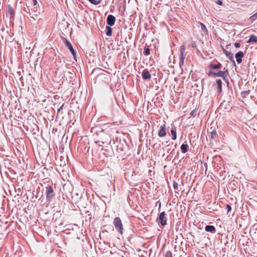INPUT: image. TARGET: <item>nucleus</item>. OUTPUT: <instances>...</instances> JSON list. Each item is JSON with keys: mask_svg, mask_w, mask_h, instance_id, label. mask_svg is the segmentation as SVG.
Segmentation results:
<instances>
[{"mask_svg": "<svg viewBox=\"0 0 257 257\" xmlns=\"http://www.w3.org/2000/svg\"><path fill=\"white\" fill-rule=\"evenodd\" d=\"M208 76L220 77H222L223 80L226 82L227 84H229L228 76L229 75V71L227 69L224 68L223 70H220L218 72H214L212 70H210L207 73Z\"/></svg>", "mask_w": 257, "mask_h": 257, "instance_id": "obj_1", "label": "nucleus"}, {"mask_svg": "<svg viewBox=\"0 0 257 257\" xmlns=\"http://www.w3.org/2000/svg\"><path fill=\"white\" fill-rule=\"evenodd\" d=\"M46 200L47 202H51L52 198L55 196V193L53 187L48 185L46 187Z\"/></svg>", "mask_w": 257, "mask_h": 257, "instance_id": "obj_2", "label": "nucleus"}, {"mask_svg": "<svg viewBox=\"0 0 257 257\" xmlns=\"http://www.w3.org/2000/svg\"><path fill=\"white\" fill-rule=\"evenodd\" d=\"M113 224L114 225L115 229L120 234L123 233V226L121 220L119 217H115L113 221Z\"/></svg>", "mask_w": 257, "mask_h": 257, "instance_id": "obj_3", "label": "nucleus"}, {"mask_svg": "<svg viewBox=\"0 0 257 257\" xmlns=\"http://www.w3.org/2000/svg\"><path fill=\"white\" fill-rule=\"evenodd\" d=\"M63 42L65 45V46L70 51L71 54L73 55L74 58L75 59L76 56V52L74 50V49L71 43L69 42V41L66 39V38H63Z\"/></svg>", "mask_w": 257, "mask_h": 257, "instance_id": "obj_4", "label": "nucleus"}, {"mask_svg": "<svg viewBox=\"0 0 257 257\" xmlns=\"http://www.w3.org/2000/svg\"><path fill=\"white\" fill-rule=\"evenodd\" d=\"M159 220L158 223L162 226H165L167 224V217H166V213L165 211H163L159 215V217L157 219Z\"/></svg>", "mask_w": 257, "mask_h": 257, "instance_id": "obj_5", "label": "nucleus"}, {"mask_svg": "<svg viewBox=\"0 0 257 257\" xmlns=\"http://www.w3.org/2000/svg\"><path fill=\"white\" fill-rule=\"evenodd\" d=\"M27 9L29 11L30 15H32V16H31V18H33L34 20H36L38 18L39 15L40 14V12L38 11L37 7H35L33 8H32L31 13L30 12L29 8H28Z\"/></svg>", "mask_w": 257, "mask_h": 257, "instance_id": "obj_6", "label": "nucleus"}, {"mask_svg": "<svg viewBox=\"0 0 257 257\" xmlns=\"http://www.w3.org/2000/svg\"><path fill=\"white\" fill-rule=\"evenodd\" d=\"M167 135V131L166 128V125L164 123L163 125H161L159 127L158 131V136L161 138L164 137Z\"/></svg>", "mask_w": 257, "mask_h": 257, "instance_id": "obj_7", "label": "nucleus"}, {"mask_svg": "<svg viewBox=\"0 0 257 257\" xmlns=\"http://www.w3.org/2000/svg\"><path fill=\"white\" fill-rule=\"evenodd\" d=\"M116 21L115 17L112 15H108L106 18L107 25L113 26Z\"/></svg>", "mask_w": 257, "mask_h": 257, "instance_id": "obj_8", "label": "nucleus"}, {"mask_svg": "<svg viewBox=\"0 0 257 257\" xmlns=\"http://www.w3.org/2000/svg\"><path fill=\"white\" fill-rule=\"evenodd\" d=\"M142 78L144 80H150L151 78V75L147 69L143 70L142 73Z\"/></svg>", "mask_w": 257, "mask_h": 257, "instance_id": "obj_9", "label": "nucleus"}, {"mask_svg": "<svg viewBox=\"0 0 257 257\" xmlns=\"http://www.w3.org/2000/svg\"><path fill=\"white\" fill-rule=\"evenodd\" d=\"M222 51H223V53L225 54L226 57H227L228 59H229L230 61H231L232 63H233L234 65H235V62L233 59V54L231 53V52L227 51L226 49H225L224 48H223Z\"/></svg>", "mask_w": 257, "mask_h": 257, "instance_id": "obj_10", "label": "nucleus"}, {"mask_svg": "<svg viewBox=\"0 0 257 257\" xmlns=\"http://www.w3.org/2000/svg\"><path fill=\"white\" fill-rule=\"evenodd\" d=\"M185 52V48L184 46H182L180 47V65L181 64L183 65L184 62L185 57L184 56V54Z\"/></svg>", "mask_w": 257, "mask_h": 257, "instance_id": "obj_11", "label": "nucleus"}, {"mask_svg": "<svg viewBox=\"0 0 257 257\" xmlns=\"http://www.w3.org/2000/svg\"><path fill=\"white\" fill-rule=\"evenodd\" d=\"M244 57V53L242 51H239L235 54V57L238 64L242 62V58Z\"/></svg>", "mask_w": 257, "mask_h": 257, "instance_id": "obj_12", "label": "nucleus"}, {"mask_svg": "<svg viewBox=\"0 0 257 257\" xmlns=\"http://www.w3.org/2000/svg\"><path fill=\"white\" fill-rule=\"evenodd\" d=\"M205 230L206 232L214 234L216 232V228L213 225H207L205 227Z\"/></svg>", "mask_w": 257, "mask_h": 257, "instance_id": "obj_13", "label": "nucleus"}, {"mask_svg": "<svg viewBox=\"0 0 257 257\" xmlns=\"http://www.w3.org/2000/svg\"><path fill=\"white\" fill-rule=\"evenodd\" d=\"M247 43L253 44L257 43V36L252 34L249 36L248 40L247 41Z\"/></svg>", "mask_w": 257, "mask_h": 257, "instance_id": "obj_14", "label": "nucleus"}, {"mask_svg": "<svg viewBox=\"0 0 257 257\" xmlns=\"http://www.w3.org/2000/svg\"><path fill=\"white\" fill-rule=\"evenodd\" d=\"M216 83L217 85V92L220 93L222 92V81L220 79H217Z\"/></svg>", "mask_w": 257, "mask_h": 257, "instance_id": "obj_15", "label": "nucleus"}, {"mask_svg": "<svg viewBox=\"0 0 257 257\" xmlns=\"http://www.w3.org/2000/svg\"><path fill=\"white\" fill-rule=\"evenodd\" d=\"M171 133L172 134V139L175 140L177 139V132L176 127L175 126H173L171 129Z\"/></svg>", "mask_w": 257, "mask_h": 257, "instance_id": "obj_16", "label": "nucleus"}, {"mask_svg": "<svg viewBox=\"0 0 257 257\" xmlns=\"http://www.w3.org/2000/svg\"><path fill=\"white\" fill-rule=\"evenodd\" d=\"M209 67L212 69H218L221 68L222 64L220 62H218L217 64L211 63Z\"/></svg>", "mask_w": 257, "mask_h": 257, "instance_id": "obj_17", "label": "nucleus"}, {"mask_svg": "<svg viewBox=\"0 0 257 257\" xmlns=\"http://www.w3.org/2000/svg\"><path fill=\"white\" fill-rule=\"evenodd\" d=\"M111 26L107 25L105 27V34L107 36H111L112 35V29Z\"/></svg>", "mask_w": 257, "mask_h": 257, "instance_id": "obj_18", "label": "nucleus"}, {"mask_svg": "<svg viewBox=\"0 0 257 257\" xmlns=\"http://www.w3.org/2000/svg\"><path fill=\"white\" fill-rule=\"evenodd\" d=\"M188 146L187 144H183L180 147L182 153H186L188 151Z\"/></svg>", "mask_w": 257, "mask_h": 257, "instance_id": "obj_19", "label": "nucleus"}, {"mask_svg": "<svg viewBox=\"0 0 257 257\" xmlns=\"http://www.w3.org/2000/svg\"><path fill=\"white\" fill-rule=\"evenodd\" d=\"M119 10L121 9L122 11H124L126 8V0H123L122 2L119 4Z\"/></svg>", "mask_w": 257, "mask_h": 257, "instance_id": "obj_20", "label": "nucleus"}, {"mask_svg": "<svg viewBox=\"0 0 257 257\" xmlns=\"http://www.w3.org/2000/svg\"><path fill=\"white\" fill-rule=\"evenodd\" d=\"M210 135L209 136L210 139H213L216 138L218 136V135L216 133V132L215 131V130H212V131L210 132Z\"/></svg>", "mask_w": 257, "mask_h": 257, "instance_id": "obj_21", "label": "nucleus"}, {"mask_svg": "<svg viewBox=\"0 0 257 257\" xmlns=\"http://www.w3.org/2000/svg\"><path fill=\"white\" fill-rule=\"evenodd\" d=\"M143 54L145 56H148L150 54V49L148 46H145L144 49Z\"/></svg>", "mask_w": 257, "mask_h": 257, "instance_id": "obj_22", "label": "nucleus"}, {"mask_svg": "<svg viewBox=\"0 0 257 257\" xmlns=\"http://www.w3.org/2000/svg\"><path fill=\"white\" fill-rule=\"evenodd\" d=\"M8 12L11 16H14L15 15V11L12 6L10 5L8 6Z\"/></svg>", "mask_w": 257, "mask_h": 257, "instance_id": "obj_23", "label": "nucleus"}, {"mask_svg": "<svg viewBox=\"0 0 257 257\" xmlns=\"http://www.w3.org/2000/svg\"><path fill=\"white\" fill-rule=\"evenodd\" d=\"M250 91L249 90H245V91H243L241 94L242 95V97H246L248 94H249Z\"/></svg>", "mask_w": 257, "mask_h": 257, "instance_id": "obj_24", "label": "nucleus"}, {"mask_svg": "<svg viewBox=\"0 0 257 257\" xmlns=\"http://www.w3.org/2000/svg\"><path fill=\"white\" fill-rule=\"evenodd\" d=\"M161 147V145L160 144H154L153 146V147L155 150H159Z\"/></svg>", "mask_w": 257, "mask_h": 257, "instance_id": "obj_25", "label": "nucleus"}, {"mask_svg": "<svg viewBox=\"0 0 257 257\" xmlns=\"http://www.w3.org/2000/svg\"><path fill=\"white\" fill-rule=\"evenodd\" d=\"M200 24H201V27L202 30L203 32L207 33L208 32V31H207V29L206 27L205 26V25L204 24L202 23H201Z\"/></svg>", "mask_w": 257, "mask_h": 257, "instance_id": "obj_26", "label": "nucleus"}, {"mask_svg": "<svg viewBox=\"0 0 257 257\" xmlns=\"http://www.w3.org/2000/svg\"><path fill=\"white\" fill-rule=\"evenodd\" d=\"M257 19V12L251 16L249 19L251 21H254Z\"/></svg>", "mask_w": 257, "mask_h": 257, "instance_id": "obj_27", "label": "nucleus"}, {"mask_svg": "<svg viewBox=\"0 0 257 257\" xmlns=\"http://www.w3.org/2000/svg\"><path fill=\"white\" fill-rule=\"evenodd\" d=\"M165 257H173L172 252L170 251H167L165 254Z\"/></svg>", "mask_w": 257, "mask_h": 257, "instance_id": "obj_28", "label": "nucleus"}, {"mask_svg": "<svg viewBox=\"0 0 257 257\" xmlns=\"http://www.w3.org/2000/svg\"><path fill=\"white\" fill-rule=\"evenodd\" d=\"M173 186L174 189L175 190H177L178 189V184L176 182L174 181H173Z\"/></svg>", "mask_w": 257, "mask_h": 257, "instance_id": "obj_29", "label": "nucleus"}, {"mask_svg": "<svg viewBox=\"0 0 257 257\" xmlns=\"http://www.w3.org/2000/svg\"><path fill=\"white\" fill-rule=\"evenodd\" d=\"M100 3V1H96V0H92L91 3L94 5H97L99 4Z\"/></svg>", "mask_w": 257, "mask_h": 257, "instance_id": "obj_30", "label": "nucleus"}, {"mask_svg": "<svg viewBox=\"0 0 257 257\" xmlns=\"http://www.w3.org/2000/svg\"><path fill=\"white\" fill-rule=\"evenodd\" d=\"M226 209L227 213H228L231 210V206L229 204H227L226 205Z\"/></svg>", "mask_w": 257, "mask_h": 257, "instance_id": "obj_31", "label": "nucleus"}, {"mask_svg": "<svg viewBox=\"0 0 257 257\" xmlns=\"http://www.w3.org/2000/svg\"><path fill=\"white\" fill-rule=\"evenodd\" d=\"M190 115L193 116V117H195L196 115V111L195 110V109L192 110L191 113H190Z\"/></svg>", "mask_w": 257, "mask_h": 257, "instance_id": "obj_32", "label": "nucleus"}, {"mask_svg": "<svg viewBox=\"0 0 257 257\" xmlns=\"http://www.w3.org/2000/svg\"><path fill=\"white\" fill-rule=\"evenodd\" d=\"M96 144H98L99 146H102L104 143L102 141H97L95 142Z\"/></svg>", "mask_w": 257, "mask_h": 257, "instance_id": "obj_33", "label": "nucleus"}, {"mask_svg": "<svg viewBox=\"0 0 257 257\" xmlns=\"http://www.w3.org/2000/svg\"><path fill=\"white\" fill-rule=\"evenodd\" d=\"M234 46L235 48H239L240 47V44L239 42H235L234 44Z\"/></svg>", "mask_w": 257, "mask_h": 257, "instance_id": "obj_34", "label": "nucleus"}, {"mask_svg": "<svg viewBox=\"0 0 257 257\" xmlns=\"http://www.w3.org/2000/svg\"><path fill=\"white\" fill-rule=\"evenodd\" d=\"M215 3L218 5H220V6H221L222 5V2L221 1V0H217Z\"/></svg>", "mask_w": 257, "mask_h": 257, "instance_id": "obj_35", "label": "nucleus"}, {"mask_svg": "<svg viewBox=\"0 0 257 257\" xmlns=\"http://www.w3.org/2000/svg\"><path fill=\"white\" fill-rule=\"evenodd\" d=\"M33 2V5L34 6H36L37 4V0H32Z\"/></svg>", "mask_w": 257, "mask_h": 257, "instance_id": "obj_36", "label": "nucleus"}, {"mask_svg": "<svg viewBox=\"0 0 257 257\" xmlns=\"http://www.w3.org/2000/svg\"><path fill=\"white\" fill-rule=\"evenodd\" d=\"M192 47L193 48H196L197 46H196V43H194H194H192Z\"/></svg>", "mask_w": 257, "mask_h": 257, "instance_id": "obj_37", "label": "nucleus"}, {"mask_svg": "<svg viewBox=\"0 0 257 257\" xmlns=\"http://www.w3.org/2000/svg\"><path fill=\"white\" fill-rule=\"evenodd\" d=\"M63 105H64V104H62V105L60 106V107L58 109V112H60V110H61V109L63 108Z\"/></svg>", "mask_w": 257, "mask_h": 257, "instance_id": "obj_38", "label": "nucleus"}, {"mask_svg": "<svg viewBox=\"0 0 257 257\" xmlns=\"http://www.w3.org/2000/svg\"><path fill=\"white\" fill-rule=\"evenodd\" d=\"M23 11H24V12H26L27 13H29V11H28V10L27 11V9H26V8H24V9H23Z\"/></svg>", "mask_w": 257, "mask_h": 257, "instance_id": "obj_39", "label": "nucleus"}, {"mask_svg": "<svg viewBox=\"0 0 257 257\" xmlns=\"http://www.w3.org/2000/svg\"><path fill=\"white\" fill-rule=\"evenodd\" d=\"M196 49L197 52H199V50L197 48H196Z\"/></svg>", "mask_w": 257, "mask_h": 257, "instance_id": "obj_40", "label": "nucleus"}, {"mask_svg": "<svg viewBox=\"0 0 257 257\" xmlns=\"http://www.w3.org/2000/svg\"><path fill=\"white\" fill-rule=\"evenodd\" d=\"M88 1L90 3H91V2L92 1V0H88Z\"/></svg>", "mask_w": 257, "mask_h": 257, "instance_id": "obj_41", "label": "nucleus"}, {"mask_svg": "<svg viewBox=\"0 0 257 257\" xmlns=\"http://www.w3.org/2000/svg\"><path fill=\"white\" fill-rule=\"evenodd\" d=\"M161 203H160V204H159V207H161Z\"/></svg>", "mask_w": 257, "mask_h": 257, "instance_id": "obj_42", "label": "nucleus"}, {"mask_svg": "<svg viewBox=\"0 0 257 257\" xmlns=\"http://www.w3.org/2000/svg\"><path fill=\"white\" fill-rule=\"evenodd\" d=\"M211 130H212V127L210 128V132L212 131Z\"/></svg>", "mask_w": 257, "mask_h": 257, "instance_id": "obj_43", "label": "nucleus"}]
</instances>
